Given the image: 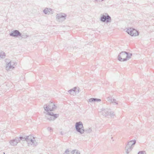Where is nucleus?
Instances as JSON below:
<instances>
[{"mask_svg": "<svg viewBox=\"0 0 154 154\" xmlns=\"http://www.w3.org/2000/svg\"><path fill=\"white\" fill-rule=\"evenodd\" d=\"M75 128L77 132L81 134H83L85 129L82 123L81 122H77L75 123Z\"/></svg>", "mask_w": 154, "mask_h": 154, "instance_id": "5", "label": "nucleus"}, {"mask_svg": "<svg viewBox=\"0 0 154 154\" xmlns=\"http://www.w3.org/2000/svg\"><path fill=\"white\" fill-rule=\"evenodd\" d=\"M5 56V53L3 51L0 52V59L2 58H4Z\"/></svg>", "mask_w": 154, "mask_h": 154, "instance_id": "17", "label": "nucleus"}, {"mask_svg": "<svg viewBox=\"0 0 154 154\" xmlns=\"http://www.w3.org/2000/svg\"><path fill=\"white\" fill-rule=\"evenodd\" d=\"M118 101L114 98H113L111 103H112L114 105H117L118 104Z\"/></svg>", "mask_w": 154, "mask_h": 154, "instance_id": "21", "label": "nucleus"}, {"mask_svg": "<svg viewBox=\"0 0 154 154\" xmlns=\"http://www.w3.org/2000/svg\"><path fill=\"white\" fill-rule=\"evenodd\" d=\"M138 154H146V152L145 151H140L138 152Z\"/></svg>", "mask_w": 154, "mask_h": 154, "instance_id": "23", "label": "nucleus"}, {"mask_svg": "<svg viewBox=\"0 0 154 154\" xmlns=\"http://www.w3.org/2000/svg\"><path fill=\"white\" fill-rule=\"evenodd\" d=\"M10 35L15 37H17L19 36H21V34L18 30H14L11 32L10 34Z\"/></svg>", "mask_w": 154, "mask_h": 154, "instance_id": "11", "label": "nucleus"}, {"mask_svg": "<svg viewBox=\"0 0 154 154\" xmlns=\"http://www.w3.org/2000/svg\"><path fill=\"white\" fill-rule=\"evenodd\" d=\"M43 13L45 14L48 15L53 14V11L50 8H46L43 11Z\"/></svg>", "mask_w": 154, "mask_h": 154, "instance_id": "14", "label": "nucleus"}, {"mask_svg": "<svg viewBox=\"0 0 154 154\" xmlns=\"http://www.w3.org/2000/svg\"><path fill=\"white\" fill-rule=\"evenodd\" d=\"M68 92L71 95H75L79 93V88L76 87H74L73 89L69 90Z\"/></svg>", "mask_w": 154, "mask_h": 154, "instance_id": "12", "label": "nucleus"}, {"mask_svg": "<svg viewBox=\"0 0 154 154\" xmlns=\"http://www.w3.org/2000/svg\"><path fill=\"white\" fill-rule=\"evenodd\" d=\"M100 18L101 21L103 22H106L107 23L111 22V17L107 13H104L102 14Z\"/></svg>", "mask_w": 154, "mask_h": 154, "instance_id": "8", "label": "nucleus"}, {"mask_svg": "<svg viewBox=\"0 0 154 154\" xmlns=\"http://www.w3.org/2000/svg\"><path fill=\"white\" fill-rule=\"evenodd\" d=\"M19 142H20V139L18 138V137H16L14 139L11 140L9 143L11 146H15Z\"/></svg>", "mask_w": 154, "mask_h": 154, "instance_id": "13", "label": "nucleus"}, {"mask_svg": "<svg viewBox=\"0 0 154 154\" xmlns=\"http://www.w3.org/2000/svg\"><path fill=\"white\" fill-rule=\"evenodd\" d=\"M136 143L135 140H131L128 142L125 147V152L126 154H128L131 151Z\"/></svg>", "mask_w": 154, "mask_h": 154, "instance_id": "3", "label": "nucleus"}, {"mask_svg": "<svg viewBox=\"0 0 154 154\" xmlns=\"http://www.w3.org/2000/svg\"><path fill=\"white\" fill-rule=\"evenodd\" d=\"M132 55V54L125 51L121 52L118 56V60L121 61L128 60Z\"/></svg>", "mask_w": 154, "mask_h": 154, "instance_id": "2", "label": "nucleus"}, {"mask_svg": "<svg viewBox=\"0 0 154 154\" xmlns=\"http://www.w3.org/2000/svg\"><path fill=\"white\" fill-rule=\"evenodd\" d=\"M109 116L112 118H114L115 116V114L113 112L111 111L110 110L109 112Z\"/></svg>", "mask_w": 154, "mask_h": 154, "instance_id": "18", "label": "nucleus"}, {"mask_svg": "<svg viewBox=\"0 0 154 154\" xmlns=\"http://www.w3.org/2000/svg\"><path fill=\"white\" fill-rule=\"evenodd\" d=\"M66 17V14L61 13L57 14L56 15V18L58 21L62 22L65 20Z\"/></svg>", "mask_w": 154, "mask_h": 154, "instance_id": "9", "label": "nucleus"}, {"mask_svg": "<svg viewBox=\"0 0 154 154\" xmlns=\"http://www.w3.org/2000/svg\"><path fill=\"white\" fill-rule=\"evenodd\" d=\"M104 0H95V2H102L103 1H104Z\"/></svg>", "mask_w": 154, "mask_h": 154, "instance_id": "25", "label": "nucleus"}, {"mask_svg": "<svg viewBox=\"0 0 154 154\" xmlns=\"http://www.w3.org/2000/svg\"><path fill=\"white\" fill-rule=\"evenodd\" d=\"M101 101V100L99 99H97L96 98H91L88 100V103H93L95 102H100Z\"/></svg>", "mask_w": 154, "mask_h": 154, "instance_id": "16", "label": "nucleus"}, {"mask_svg": "<svg viewBox=\"0 0 154 154\" xmlns=\"http://www.w3.org/2000/svg\"><path fill=\"white\" fill-rule=\"evenodd\" d=\"M71 153L72 154H80L79 151L76 149L72 150L71 152Z\"/></svg>", "mask_w": 154, "mask_h": 154, "instance_id": "20", "label": "nucleus"}, {"mask_svg": "<svg viewBox=\"0 0 154 154\" xmlns=\"http://www.w3.org/2000/svg\"><path fill=\"white\" fill-rule=\"evenodd\" d=\"M92 129L91 128H86L85 130V131L88 133H89L92 131Z\"/></svg>", "mask_w": 154, "mask_h": 154, "instance_id": "19", "label": "nucleus"}, {"mask_svg": "<svg viewBox=\"0 0 154 154\" xmlns=\"http://www.w3.org/2000/svg\"><path fill=\"white\" fill-rule=\"evenodd\" d=\"M56 106L52 102H50L48 104L45 105L44 106V108L45 110L47 112L52 111L56 109Z\"/></svg>", "mask_w": 154, "mask_h": 154, "instance_id": "7", "label": "nucleus"}, {"mask_svg": "<svg viewBox=\"0 0 154 154\" xmlns=\"http://www.w3.org/2000/svg\"><path fill=\"white\" fill-rule=\"evenodd\" d=\"M110 111V109H103L102 110L103 115L105 116H109Z\"/></svg>", "mask_w": 154, "mask_h": 154, "instance_id": "15", "label": "nucleus"}, {"mask_svg": "<svg viewBox=\"0 0 154 154\" xmlns=\"http://www.w3.org/2000/svg\"><path fill=\"white\" fill-rule=\"evenodd\" d=\"M127 32L131 36H136L139 35L137 31L135 29L131 28H128L127 30Z\"/></svg>", "mask_w": 154, "mask_h": 154, "instance_id": "10", "label": "nucleus"}, {"mask_svg": "<svg viewBox=\"0 0 154 154\" xmlns=\"http://www.w3.org/2000/svg\"><path fill=\"white\" fill-rule=\"evenodd\" d=\"M18 138L20 139V140L26 141L28 146H36L38 144V142L36 139L32 137V136H27L26 137H20Z\"/></svg>", "mask_w": 154, "mask_h": 154, "instance_id": "1", "label": "nucleus"}, {"mask_svg": "<svg viewBox=\"0 0 154 154\" xmlns=\"http://www.w3.org/2000/svg\"><path fill=\"white\" fill-rule=\"evenodd\" d=\"M59 116L58 114H54L53 112H48L45 115V119L49 121L54 120Z\"/></svg>", "mask_w": 154, "mask_h": 154, "instance_id": "6", "label": "nucleus"}, {"mask_svg": "<svg viewBox=\"0 0 154 154\" xmlns=\"http://www.w3.org/2000/svg\"><path fill=\"white\" fill-rule=\"evenodd\" d=\"M64 154H69V151L68 149H67L66 150Z\"/></svg>", "mask_w": 154, "mask_h": 154, "instance_id": "24", "label": "nucleus"}, {"mask_svg": "<svg viewBox=\"0 0 154 154\" xmlns=\"http://www.w3.org/2000/svg\"><path fill=\"white\" fill-rule=\"evenodd\" d=\"M5 61L6 63L5 69L6 70H11L14 68L15 63L14 62L8 59H5Z\"/></svg>", "mask_w": 154, "mask_h": 154, "instance_id": "4", "label": "nucleus"}, {"mask_svg": "<svg viewBox=\"0 0 154 154\" xmlns=\"http://www.w3.org/2000/svg\"><path fill=\"white\" fill-rule=\"evenodd\" d=\"M113 98L112 97H108L107 98V100L108 101L111 103Z\"/></svg>", "mask_w": 154, "mask_h": 154, "instance_id": "22", "label": "nucleus"}, {"mask_svg": "<svg viewBox=\"0 0 154 154\" xmlns=\"http://www.w3.org/2000/svg\"><path fill=\"white\" fill-rule=\"evenodd\" d=\"M47 129L48 130H51L52 129H51V128L50 127H48L47 128Z\"/></svg>", "mask_w": 154, "mask_h": 154, "instance_id": "26", "label": "nucleus"}]
</instances>
